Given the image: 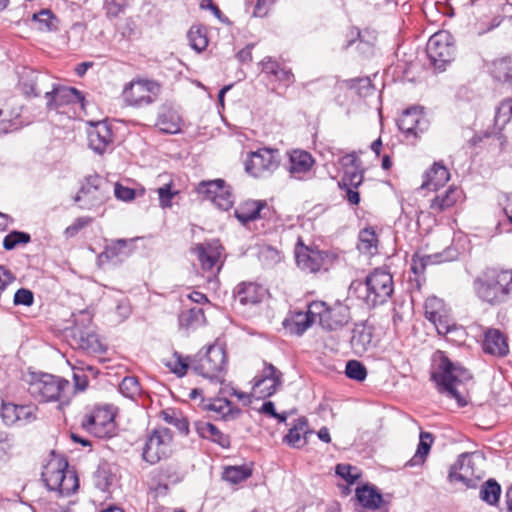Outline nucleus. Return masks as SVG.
Masks as SVG:
<instances>
[{
	"mask_svg": "<svg viewBox=\"0 0 512 512\" xmlns=\"http://www.w3.org/2000/svg\"><path fill=\"white\" fill-rule=\"evenodd\" d=\"M474 468L472 455L463 453L459 456L457 462L451 466L448 480L451 483L461 482L466 486H470L473 481Z\"/></svg>",
	"mask_w": 512,
	"mask_h": 512,
	"instance_id": "obj_25",
	"label": "nucleus"
},
{
	"mask_svg": "<svg viewBox=\"0 0 512 512\" xmlns=\"http://www.w3.org/2000/svg\"><path fill=\"white\" fill-rule=\"evenodd\" d=\"M512 118V99L502 101L496 109L495 125L503 128Z\"/></svg>",
	"mask_w": 512,
	"mask_h": 512,
	"instance_id": "obj_50",
	"label": "nucleus"
},
{
	"mask_svg": "<svg viewBox=\"0 0 512 512\" xmlns=\"http://www.w3.org/2000/svg\"><path fill=\"white\" fill-rule=\"evenodd\" d=\"M17 404L3 403L1 407V417L6 425L17 424Z\"/></svg>",
	"mask_w": 512,
	"mask_h": 512,
	"instance_id": "obj_61",
	"label": "nucleus"
},
{
	"mask_svg": "<svg viewBox=\"0 0 512 512\" xmlns=\"http://www.w3.org/2000/svg\"><path fill=\"white\" fill-rule=\"evenodd\" d=\"M315 321L316 314H312V303L308 306L307 312H297L290 320L284 322L285 327L298 336L302 335Z\"/></svg>",
	"mask_w": 512,
	"mask_h": 512,
	"instance_id": "obj_31",
	"label": "nucleus"
},
{
	"mask_svg": "<svg viewBox=\"0 0 512 512\" xmlns=\"http://www.w3.org/2000/svg\"><path fill=\"white\" fill-rule=\"evenodd\" d=\"M70 383L64 378L48 374L33 373L28 392L38 402H59V407L68 404Z\"/></svg>",
	"mask_w": 512,
	"mask_h": 512,
	"instance_id": "obj_2",
	"label": "nucleus"
},
{
	"mask_svg": "<svg viewBox=\"0 0 512 512\" xmlns=\"http://www.w3.org/2000/svg\"><path fill=\"white\" fill-rule=\"evenodd\" d=\"M425 316L433 323L439 334H447L451 331L454 322L449 316L443 300L432 296L425 301Z\"/></svg>",
	"mask_w": 512,
	"mask_h": 512,
	"instance_id": "obj_19",
	"label": "nucleus"
},
{
	"mask_svg": "<svg viewBox=\"0 0 512 512\" xmlns=\"http://www.w3.org/2000/svg\"><path fill=\"white\" fill-rule=\"evenodd\" d=\"M187 38L192 49L201 52L208 45V38L205 29L201 26H192L188 31Z\"/></svg>",
	"mask_w": 512,
	"mask_h": 512,
	"instance_id": "obj_45",
	"label": "nucleus"
},
{
	"mask_svg": "<svg viewBox=\"0 0 512 512\" xmlns=\"http://www.w3.org/2000/svg\"><path fill=\"white\" fill-rule=\"evenodd\" d=\"M82 427L95 437H112L115 433L114 412L110 407L98 408L82 421Z\"/></svg>",
	"mask_w": 512,
	"mask_h": 512,
	"instance_id": "obj_15",
	"label": "nucleus"
},
{
	"mask_svg": "<svg viewBox=\"0 0 512 512\" xmlns=\"http://www.w3.org/2000/svg\"><path fill=\"white\" fill-rule=\"evenodd\" d=\"M501 486L494 479L487 480L480 488L479 497L489 505H496L499 502Z\"/></svg>",
	"mask_w": 512,
	"mask_h": 512,
	"instance_id": "obj_44",
	"label": "nucleus"
},
{
	"mask_svg": "<svg viewBox=\"0 0 512 512\" xmlns=\"http://www.w3.org/2000/svg\"><path fill=\"white\" fill-rule=\"evenodd\" d=\"M156 126L161 132L175 134L181 130V120L176 112L168 110L158 116Z\"/></svg>",
	"mask_w": 512,
	"mask_h": 512,
	"instance_id": "obj_40",
	"label": "nucleus"
},
{
	"mask_svg": "<svg viewBox=\"0 0 512 512\" xmlns=\"http://www.w3.org/2000/svg\"><path fill=\"white\" fill-rule=\"evenodd\" d=\"M448 259L449 258L445 257L443 253L433 255H420L419 253H415L412 257L411 271L416 276H420L424 273L428 265L441 263Z\"/></svg>",
	"mask_w": 512,
	"mask_h": 512,
	"instance_id": "obj_39",
	"label": "nucleus"
},
{
	"mask_svg": "<svg viewBox=\"0 0 512 512\" xmlns=\"http://www.w3.org/2000/svg\"><path fill=\"white\" fill-rule=\"evenodd\" d=\"M439 391L446 393L448 397L455 399L459 407L467 404L465 398L458 392V383L469 380L470 372L459 363H453L448 357L441 353L438 369L432 374Z\"/></svg>",
	"mask_w": 512,
	"mask_h": 512,
	"instance_id": "obj_3",
	"label": "nucleus"
},
{
	"mask_svg": "<svg viewBox=\"0 0 512 512\" xmlns=\"http://www.w3.org/2000/svg\"><path fill=\"white\" fill-rule=\"evenodd\" d=\"M119 391L127 398H134L140 395L141 387L138 379L134 376L125 377L119 384Z\"/></svg>",
	"mask_w": 512,
	"mask_h": 512,
	"instance_id": "obj_52",
	"label": "nucleus"
},
{
	"mask_svg": "<svg viewBox=\"0 0 512 512\" xmlns=\"http://www.w3.org/2000/svg\"><path fill=\"white\" fill-rule=\"evenodd\" d=\"M281 155L278 149L259 148L247 154L244 162L245 171L255 178L271 176L280 166Z\"/></svg>",
	"mask_w": 512,
	"mask_h": 512,
	"instance_id": "obj_8",
	"label": "nucleus"
},
{
	"mask_svg": "<svg viewBox=\"0 0 512 512\" xmlns=\"http://www.w3.org/2000/svg\"><path fill=\"white\" fill-rule=\"evenodd\" d=\"M363 182V171L360 168L347 169L344 171L340 187L358 188Z\"/></svg>",
	"mask_w": 512,
	"mask_h": 512,
	"instance_id": "obj_55",
	"label": "nucleus"
},
{
	"mask_svg": "<svg viewBox=\"0 0 512 512\" xmlns=\"http://www.w3.org/2000/svg\"><path fill=\"white\" fill-rule=\"evenodd\" d=\"M350 289L358 291V297L368 306L374 307L391 297L394 289L392 275L385 270L375 269L366 277L365 282H352Z\"/></svg>",
	"mask_w": 512,
	"mask_h": 512,
	"instance_id": "obj_4",
	"label": "nucleus"
},
{
	"mask_svg": "<svg viewBox=\"0 0 512 512\" xmlns=\"http://www.w3.org/2000/svg\"><path fill=\"white\" fill-rule=\"evenodd\" d=\"M253 381L252 395L258 399H265L281 387L282 373L274 365L265 362L263 370Z\"/></svg>",
	"mask_w": 512,
	"mask_h": 512,
	"instance_id": "obj_16",
	"label": "nucleus"
},
{
	"mask_svg": "<svg viewBox=\"0 0 512 512\" xmlns=\"http://www.w3.org/2000/svg\"><path fill=\"white\" fill-rule=\"evenodd\" d=\"M19 115V111H15L7 117V111L5 109H0V132L7 133L16 129V123L13 122V119L18 118Z\"/></svg>",
	"mask_w": 512,
	"mask_h": 512,
	"instance_id": "obj_60",
	"label": "nucleus"
},
{
	"mask_svg": "<svg viewBox=\"0 0 512 512\" xmlns=\"http://www.w3.org/2000/svg\"><path fill=\"white\" fill-rule=\"evenodd\" d=\"M462 197V190L451 186L443 193L437 194L430 203L433 212L440 213L452 208Z\"/></svg>",
	"mask_w": 512,
	"mask_h": 512,
	"instance_id": "obj_30",
	"label": "nucleus"
},
{
	"mask_svg": "<svg viewBox=\"0 0 512 512\" xmlns=\"http://www.w3.org/2000/svg\"><path fill=\"white\" fill-rule=\"evenodd\" d=\"M336 475L347 482V484H354L361 476L357 467L350 464H338L335 468Z\"/></svg>",
	"mask_w": 512,
	"mask_h": 512,
	"instance_id": "obj_53",
	"label": "nucleus"
},
{
	"mask_svg": "<svg viewBox=\"0 0 512 512\" xmlns=\"http://www.w3.org/2000/svg\"><path fill=\"white\" fill-rule=\"evenodd\" d=\"M162 416L165 422L176 427L180 433L184 435L188 434V420L185 417H183L180 413H177L174 410H166L162 412Z\"/></svg>",
	"mask_w": 512,
	"mask_h": 512,
	"instance_id": "obj_49",
	"label": "nucleus"
},
{
	"mask_svg": "<svg viewBox=\"0 0 512 512\" xmlns=\"http://www.w3.org/2000/svg\"><path fill=\"white\" fill-rule=\"evenodd\" d=\"M46 108L48 110H58L60 107L82 103L84 97L76 88L57 85L50 82V88L45 91Z\"/></svg>",
	"mask_w": 512,
	"mask_h": 512,
	"instance_id": "obj_18",
	"label": "nucleus"
},
{
	"mask_svg": "<svg viewBox=\"0 0 512 512\" xmlns=\"http://www.w3.org/2000/svg\"><path fill=\"white\" fill-rule=\"evenodd\" d=\"M33 20L39 24L38 29L41 31H56L58 29V19L49 9H43L34 14Z\"/></svg>",
	"mask_w": 512,
	"mask_h": 512,
	"instance_id": "obj_46",
	"label": "nucleus"
},
{
	"mask_svg": "<svg viewBox=\"0 0 512 512\" xmlns=\"http://www.w3.org/2000/svg\"><path fill=\"white\" fill-rule=\"evenodd\" d=\"M482 350L494 357H505L509 353L507 337L499 329L487 328L484 332Z\"/></svg>",
	"mask_w": 512,
	"mask_h": 512,
	"instance_id": "obj_23",
	"label": "nucleus"
},
{
	"mask_svg": "<svg viewBox=\"0 0 512 512\" xmlns=\"http://www.w3.org/2000/svg\"><path fill=\"white\" fill-rule=\"evenodd\" d=\"M227 365V356L224 347L215 343L205 352H198L191 359V369L198 375L210 380L222 381Z\"/></svg>",
	"mask_w": 512,
	"mask_h": 512,
	"instance_id": "obj_6",
	"label": "nucleus"
},
{
	"mask_svg": "<svg viewBox=\"0 0 512 512\" xmlns=\"http://www.w3.org/2000/svg\"><path fill=\"white\" fill-rule=\"evenodd\" d=\"M173 441L172 432L166 427L152 430L145 441L142 458L149 464H156L166 458L171 450Z\"/></svg>",
	"mask_w": 512,
	"mask_h": 512,
	"instance_id": "obj_10",
	"label": "nucleus"
},
{
	"mask_svg": "<svg viewBox=\"0 0 512 512\" xmlns=\"http://www.w3.org/2000/svg\"><path fill=\"white\" fill-rule=\"evenodd\" d=\"M212 203L220 210H229L234 204V196L230 187L225 184Z\"/></svg>",
	"mask_w": 512,
	"mask_h": 512,
	"instance_id": "obj_56",
	"label": "nucleus"
},
{
	"mask_svg": "<svg viewBox=\"0 0 512 512\" xmlns=\"http://www.w3.org/2000/svg\"><path fill=\"white\" fill-rule=\"evenodd\" d=\"M224 186L225 181L222 179L204 180L197 185L196 192L201 196L202 200H210L213 202Z\"/></svg>",
	"mask_w": 512,
	"mask_h": 512,
	"instance_id": "obj_42",
	"label": "nucleus"
},
{
	"mask_svg": "<svg viewBox=\"0 0 512 512\" xmlns=\"http://www.w3.org/2000/svg\"><path fill=\"white\" fill-rule=\"evenodd\" d=\"M356 498L359 503L368 509H378L380 508L383 497L378 490L370 485H364L356 489Z\"/></svg>",
	"mask_w": 512,
	"mask_h": 512,
	"instance_id": "obj_36",
	"label": "nucleus"
},
{
	"mask_svg": "<svg viewBox=\"0 0 512 512\" xmlns=\"http://www.w3.org/2000/svg\"><path fill=\"white\" fill-rule=\"evenodd\" d=\"M91 222V217H79L75 219L74 222L65 229L64 234L67 238L74 237L78 234L80 230L89 225Z\"/></svg>",
	"mask_w": 512,
	"mask_h": 512,
	"instance_id": "obj_62",
	"label": "nucleus"
},
{
	"mask_svg": "<svg viewBox=\"0 0 512 512\" xmlns=\"http://www.w3.org/2000/svg\"><path fill=\"white\" fill-rule=\"evenodd\" d=\"M42 478L47 488L60 496H69L79 488L76 472L64 458L53 459L44 467Z\"/></svg>",
	"mask_w": 512,
	"mask_h": 512,
	"instance_id": "obj_5",
	"label": "nucleus"
},
{
	"mask_svg": "<svg viewBox=\"0 0 512 512\" xmlns=\"http://www.w3.org/2000/svg\"><path fill=\"white\" fill-rule=\"evenodd\" d=\"M295 257L298 267L309 273L327 270L331 262L330 255L327 252L309 248L300 242L296 247Z\"/></svg>",
	"mask_w": 512,
	"mask_h": 512,
	"instance_id": "obj_17",
	"label": "nucleus"
},
{
	"mask_svg": "<svg viewBox=\"0 0 512 512\" xmlns=\"http://www.w3.org/2000/svg\"><path fill=\"white\" fill-rule=\"evenodd\" d=\"M12 441L4 432H0V465L6 463L10 456Z\"/></svg>",
	"mask_w": 512,
	"mask_h": 512,
	"instance_id": "obj_63",
	"label": "nucleus"
},
{
	"mask_svg": "<svg viewBox=\"0 0 512 512\" xmlns=\"http://www.w3.org/2000/svg\"><path fill=\"white\" fill-rule=\"evenodd\" d=\"M195 430L201 438L207 439L219 445L221 448L228 449L231 446L229 435L224 434L214 424L210 422H195Z\"/></svg>",
	"mask_w": 512,
	"mask_h": 512,
	"instance_id": "obj_28",
	"label": "nucleus"
},
{
	"mask_svg": "<svg viewBox=\"0 0 512 512\" xmlns=\"http://www.w3.org/2000/svg\"><path fill=\"white\" fill-rule=\"evenodd\" d=\"M88 142L90 148L96 153L106 152L113 143V132L110 125L104 121L93 123L88 130Z\"/></svg>",
	"mask_w": 512,
	"mask_h": 512,
	"instance_id": "obj_22",
	"label": "nucleus"
},
{
	"mask_svg": "<svg viewBox=\"0 0 512 512\" xmlns=\"http://www.w3.org/2000/svg\"><path fill=\"white\" fill-rule=\"evenodd\" d=\"M397 125L399 130L405 134L406 138H417L419 134L428 129L429 123L420 108L411 107L402 113L398 119Z\"/></svg>",
	"mask_w": 512,
	"mask_h": 512,
	"instance_id": "obj_21",
	"label": "nucleus"
},
{
	"mask_svg": "<svg viewBox=\"0 0 512 512\" xmlns=\"http://www.w3.org/2000/svg\"><path fill=\"white\" fill-rule=\"evenodd\" d=\"M432 443V434L429 432H421L418 448L414 456L407 462V465L412 467L423 464L430 451Z\"/></svg>",
	"mask_w": 512,
	"mask_h": 512,
	"instance_id": "obj_41",
	"label": "nucleus"
},
{
	"mask_svg": "<svg viewBox=\"0 0 512 512\" xmlns=\"http://www.w3.org/2000/svg\"><path fill=\"white\" fill-rule=\"evenodd\" d=\"M50 82L48 74L24 68L20 74L19 87L26 97H38L50 88Z\"/></svg>",
	"mask_w": 512,
	"mask_h": 512,
	"instance_id": "obj_20",
	"label": "nucleus"
},
{
	"mask_svg": "<svg viewBox=\"0 0 512 512\" xmlns=\"http://www.w3.org/2000/svg\"><path fill=\"white\" fill-rule=\"evenodd\" d=\"M345 374L349 379L362 382L367 377V369L360 361L349 360L346 363Z\"/></svg>",
	"mask_w": 512,
	"mask_h": 512,
	"instance_id": "obj_51",
	"label": "nucleus"
},
{
	"mask_svg": "<svg viewBox=\"0 0 512 512\" xmlns=\"http://www.w3.org/2000/svg\"><path fill=\"white\" fill-rule=\"evenodd\" d=\"M127 247V240L118 239L105 248L102 256L109 260H122L124 257L128 256Z\"/></svg>",
	"mask_w": 512,
	"mask_h": 512,
	"instance_id": "obj_47",
	"label": "nucleus"
},
{
	"mask_svg": "<svg viewBox=\"0 0 512 512\" xmlns=\"http://www.w3.org/2000/svg\"><path fill=\"white\" fill-rule=\"evenodd\" d=\"M492 77L498 82L512 85V60L509 57H503L494 60L490 66Z\"/></svg>",
	"mask_w": 512,
	"mask_h": 512,
	"instance_id": "obj_37",
	"label": "nucleus"
},
{
	"mask_svg": "<svg viewBox=\"0 0 512 512\" xmlns=\"http://www.w3.org/2000/svg\"><path fill=\"white\" fill-rule=\"evenodd\" d=\"M267 207L265 201L248 200L235 210V217L243 224L261 218V211Z\"/></svg>",
	"mask_w": 512,
	"mask_h": 512,
	"instance_id": "obj_34",
	"label": "nucleus"
},
{
	"mask_svg": "<svg viewBox=\"0 0 512 512\" xmlns=\"http://www.w3.org/2000/svg\"><path fill=\"white\" fill-rule=\"evenodd\" d=\"M311 433L308 428V421L305 417L295 420L293 426L284 436V442L293 448H300L306 444V435Z\"/></svg>",
	"mask_w": 512,
	"mask_h": 512,
	"instance_id": "obj_32",
	"label": "nucleus"
},
{
	"mask_svg": "<svg viewBox=\"0 0 512 512\" xmlns=\"http://www.w3.org/2000/svg\"><path fill=\"white\" fill-rule=\"evenodd\" d=\"M206 319L201 308L194 307L183 311L179 315V325L181 328L189 330L197 329L205 324Z\"/></svg>",
	"mask_w": 512,
	"mask_h": 512,
	"instance_id": "obj_38",
	"label": "nucleus"
},
{
	"mask_svg": "<svg viewBox=\"0 0 512 512\" xmlns=\"http://www.w3.org/2000/svg\"><path fill=\"white\" fill-rule=\"evenodd\" d=\"M171 186V183H168L157 189L159 203L163 208L171 207L172 199L178 193L177 191H172Z\"/></svg>",
	"mask_w": 512,
	"mask_h": 512,
	"instance_id": "obj_59",
	"label": "nucleus"
},
{
	"mask_svg": "<svg viewBox=\"0 0 512 512\" xmlns=\"http://www.w3.org/2000/svg\"><path fill=\"white\" fill-rule=\"evenodd\" d=\"M107 183L99 176H89L75 197L81 209L91 210L107 199Z\"/></svg>",
	"mask_w": 512,
	"mask_h": 512,
	"instance_id": "obj_14",
	"label": "nucleus"
},
{
	"mask_svg": "<svg viewBox=\"0 0 512 512\" xmlns=\"http://www.w3.org/2000/svg\"><path fill=\"white\" fill-rule=\"evenodd\" d=\"M357 248L361 253L373 255L377 251V235L372 228H365L360 231Z\"/></svg>",
	"mask_w": 512,
	"mask_h": 512,
	"instance_id": "obj_43",
	"label": "nucleus"
},
{
	"mask_svg": "<svg viewBox=\"0 0 512 512\" xmlns=\"http://www.w3.org/2000/svg\"><path fill=\"white\" fill-rule=\"evenodd\" d=\"M204 410L214 412L215 418L223 421H233L241 415V410L225 398H214L202 401Z\"/></svg>",
	"mask_w": 512,
	"mask_h": 512,
	"instance_id": "obj_26",
	"label": "nucleus"
},
{
	"mask_svg": "<svg viewBox=\"0 0 512 512\" xmlns=\"http://www.w3.org/2000/svg\"><path fill=\"white\" fill-rule=\"evenodd\" d=\"M426 53L430 64L439 71H443L455 54V46L452 43L451 35L446 31L433 34L426 45Z\"/></svg>",
	"mask_w": 512,
	"mask_h": 512,
	"instance_id": "obj_9",
	"label": "nucleus"
},
{
	"mask_svg": "<svg viewBox=\"0 0 512 512\" xmlns=\"http://www.w3.org/2000/svg\"><path fill=\"white\" fill-rule=\"evenodd\" d=\"M161 91L162 86L158 81L137 77L124 85L122 98L127 106L142 108L155 103Z\"/></svg>",
	"mask_w": 512,
	"mask_h": 512,
	"instance_id": "obj_7",
	"label": "nucleus"
},
{
	"mask_svg": "<svg viewBox=\"0 0 512 512\" xmlns=\"http://www.w3.org/2000/svg\"><path fill=\"white\" fill-rule=\"evenodd\" d=\"M13 302L15 305L31 306L34 302V295L30 290L21 288L15 292Z\"/></svg>",
	"mask_w": 512,
	"mask_h": 512,
	"instance_id": "obj_64",
	"label": "nucleus"
},
{
	"mask_svg": "<svg viewBox=\"0 0 512 512\" xmlns=\"http://www.w3.org/2000/svg\"><path fill=\"white\" fill-rule=\"evenodd\" d=\"M234 293L241 304H256L262 300L265 289L258 284L244 282L235 288Z\"/></svg>",
	"mask_w": 512,
	"mask_h": 512,
	"instance_id": "obj_33",
	"label": "nucleus"
},
{
	"mask_svg": "<svg viewBox=\"0 0 512 512\" xmlns=\"http://www.w3.org/2000/svg\"><path fill=\"white\" fill-rule=\"evenodd\" d=\"M91 321L92 317L88 312H80L79 317L75 319V326L72 329V337L77 348L96 353L101 351L102 344L99 341L97 334L89 327Z\"/></svg>",
	"mask_w": 512,
	"mask_h": 512,
	"instance_id": "obj_13",
	"label": "nucleus"
},
{
	"mask_svg": "<svg viewBox=\"0 0 512 512\" xmlns=\"http://www.w3.org/2000/svg\"><path fill=\"white\" fill-rule=\"evenodd\" d=\"M477 297L492 306L512 297V270L488 268L474 280Z\"/></svg>",
	"mask_w": 512,
	"mask_h": 512,
	"instance_id": "obj_1",
	"label": "nucleus"
},
{
	"mask_svg": "<svg viewBox=\"0 0 512 512\" xmlns=\"http://www.w3.org/2000/svg\"><path fill=\"white\" fill-rule=\"evenodd\" d=\"M17 425H26L36 420L38 408L35 405H17Z\"/></svg>",
	"mask_w": 512,
	"mask_h": 512,
	"instance_id": "obj_54",
	"label": "nucleus"
},
{
	"mask_svg": "<svg viewBox=\"0 0 512 512\" xmlns=\"http://www.w3.org/2000/svg\"><path fill=\"white\" fill-rule=\"evenodd\" d=\"M312 314H316L319 324L327 330H336L350 320L349 308L343 304L328 307L325 302H312Z\"/></svg>",
	"mask_w": 512,
	"mask_h": 512,
	"instance_id": "obj_12",
	"label": "nucleus"
},
{
	"mask_svg": "<svg viewBox=\"0 0 512 512\" xmlns=\"http://www.w3.org/2000/svg\"><path fill=\"white\" fill-rule=\"evenodd\" d=\"M351 348L356 355L362 356L374 347L372 328L364 325H355L350 340Z\"/></svg>",
	"mask_w": 512,
	"mask_h": 512,
	"instance_id": "obj_27",
	"label": "nucleus"
},
{
	"mask_svg": "<svg viewBox=\"0 0 512 512\" xmlns=\"http://www.w3.org/2000/svg\"><path fill=\"white\" fill-rule=\"evenodd\" d=\"M30 241V235L25 232L13 231L5 236L3 247L6 250L14 249L18 244H26Z\"/></svg>",
	"mask_w": 512,
	"mask_h": 512,
	"instance_id": "obj_57",
	"label": "nucleus"
},
{
	"mask_svg": "<svg viewBox=\"0 0 512 512\" xmlns=\"http://www.w3.org/2000/svg\"><path fill=\"white\" fill-rule=\"evenodd\" d=\"M262 72L273 76L275 80L281 82L284 86H290L294 83V74L290 69L282 67L272 57H265L261 61Z\"/></svg>",
	"mask_w": 512,
	"mask_h": 512,
	"instance_id": "obj_29",
	"label": "nucleus"
},
{
	"mask_svg": "<svg viewBox=\"0 0 512 512\" xmlns=\"http://www.w3.org/2000/svg\"><path fill=\"white\" fill-rule=\"evenodd\" d=\"M450 178L448 169L439 164L435 163L429 171L425 174V180L423 181L421 188L428 190H437L443 186Z\"/></svg>",
	"mask_w": 512,
	"mask_h": 512,
	"instance_id": "obj_35",
	"label": "nucleus"
},
{
	"mask_svg": "<svg viewBox=\"0 0 512 512\" xmlns=\"http://www.w3.org/2000/svg\"><path fill=\"white\" fill-rule=\"evenodd\" d=\"M191 251L197 256L202 271L208 274V279L220 272L224 261L223 247L218 240L195 244Z\"/></svg>",
	"mask_w": 512,
	"mask_h": 512,
	"instance_id": "obj_11",
	"label": "nucleus"
},
{
	"mask_svg": "<svg viewBox=\"0 0 512 512\" xmlns=\"http://www.w3.org/2000/svg\"><path fill=\"white\" fill-rule=\"evenodd\" d=\"M315 163L310 153L304 150H293L289 153L288 171L292 178L302 180L311 171Z\"/></svg>",
	"mask_w": 512,
	"mask_h": 512,
	"instance_id": "obj_24",
	"label": "nucleus"
},
{
	"mask_svg": "<svg viewBox=\"0 0 512 512\" xmlns=\"http://www.w3.org/2000/svg\"><path fill=\"white\" fill-rule=\"evenodd\" d=\"M250 476L251 470L246 466H230L223 472V479L232 484H238Z\"/></svg>",
	"mask_w": 512,
	"mask_h": 512,
	"instance_id": "obj_48",
	"label": "nucleus"
},
{
	"mask_svg": "<svg viewBox=\"0 0 512 512\" xmlns=\"http://www.w3.org/2000/svg\"><path fill=\"white\" fill-rule=\"evenodd\" d=\"M175 359L172 362H168L166 365L171 369L173 373L178 376H184L187 369L191 368V360L188 361L186 358H182L178 353L174 354Z\"/></svg>",
	"mask_w": 512,
	"mask_h": 512,
	"instance_id": "obj_58",
	"label": "nucleus"
}]
</instances>
